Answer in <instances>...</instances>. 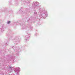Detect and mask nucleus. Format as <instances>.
<instances>
[{
    "label": "nucleus",
    "instance_id": "1",
    "mask_svg": "<svg viewBox=\"0 0 75 75\" xmlns=\"http://www.w3.org/2000/svg\"><path fill=\"white\" fill-rule=\"evenodd\" d=\"M9 23H10V21H8V24H9Z\"/></svg>",
    "mask_w": 75,
    "mask_h": 75
}]
</instances>
